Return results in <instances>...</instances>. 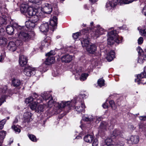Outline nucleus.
I'll use <instances>...</instances> for the list:
<instances>
[{
    "label": "nucleus",
    "mask_w": 146,
    "mask_h": 146,
    "mask_svg": "<svg viewBox=\"0 0 146 146\" xmlns=\"http://www.w3.org/2000/svg\"><path fill=\"white\" fill-rule=\"evenodd\" d=\"M108 2L106 3V7L108 10H110L117 5V2L118 4L122 5L123 4H127L131 3L135 0H108Z\"/></svg>",
    "instance_id": "f257e3e1"
},
{
    "label": "nucleus",
    "mask_w": 146,
    "mask_h": 146,
    "mask_svg": "<svg viewBox=\"0 0 146 146\" xmlns=\"http://www.w3.org/2000/svg\"><path fill=\"white\" fill-rule=\"evenodd\" d=\"M86 29H88L89 31L87 33H91V35L93 36L94 38H97L99 37L100 35L103 34L104 32L103 29L102 28H95L93 29H91L90 28L89 29L88 28Z\"/></svg>",
    "instance_id": "f03ea898"
},
{
    "label": "nucleus",
    "mask_w": 146,
    "mask_h": 146,
    "mask_svg": "<svg viewBox=\"0 0 146 146\" xmlns=\"http://www.w3.org/2000/svg\"><path fill=\"white\" fill-rule=\"evenodd\" d=\"M37 101V103H40L42 101L41 99H40V97L37 94L35 93H34L33 95L28 98H26L25 100V102L27 103L34 102L35 101Z\"/></svg>",
    "instance_id": "7ed1b4c3"
},
{
    "label": "nucleus",
    "mask_w": 146,
    "mask_h": 146,
    "mask_svg": "<svg viewBox=\"0 0 146 146\" xmlns=\"http://www.w3.org/2000/svg\"><path fill=\"white\" fill-rule=\"evenodd\" d=\"M109 37L108 39V44L109 45L113 44L115 42L113 36H117V33L116 30H113L108 33Z\"/></svg>",
    "instance_id": "20e7f679"
},
{
    "label": "nucleus",
    "mask_w": 146,
    "mask_h": 146,
    "mask_svg": "<svg viewBox=\"0 0 146 146\" xmlns=\"http://www.w3.org/2000/svg\"><path fill=\"white\" fill-rule=\"evenodd\" d=\"M24 74L27 76H31L34 75L35 73V69L30 66H27L25 67L24 70Z\"/></svg>",
    "instance_id": "39448f33"
},
{
    "label": "nucleus",
    "mask_w": 146,
    "mask_h": 146,
    "mask_svg": "<svg viewBox=\"0 0 146 146\" xmlns=\"http://www.w3.org/2000/svg\"><path fill=\"white\" fill-rule=\"evenodd\" d=\"M18 37L21 40L25 41H28L31 38V37L27 33L23 31H21L18 34Z\"/></svg>",
    "instance_id": "423d86ee"
},
{
    "label": "nucleus",
    "mask_w": 146,
    "mask_h": 146,
    "mask_svg": "<svg viewBox=\"0 0 146 146\" xmlns=\"http://www.w3.org/2000/svg\"><path fill=\"white\" fill-rule=\"evenodd\" d=\"M145 78H146V67H145L144 68V72H143L141 73L140 74H138L137 76V79L135 80V82H137L138 84H144L145 83H143L141 82V79Z\"/></svg>",
    "instance_id": "0eeeda50"
},
{
    "label": "nucleus",
    "mask_w": 146,
    "mask_h": 146,
    "mask_svg": "<svg viewBox=\"0 0 146 146\" xmlns=\"http://www.w3.org/2000/svg\"><path fill=\"white\" fill-rule=\"evenodd\" d=\"M42 11L44 13L50 14L52 11V7L50 5L45 3L42 5Z\"/></svg>",
    "instance_id": "6e6552de"
},
{
    "label": "nucleus",
    "mask_w": 146,
    "mask_h": 146,
    "mask_svg": "<svg viewBox=\"0 0 146 146\" xmlns=\"http://www.w3.org/2000/svg\"><path fill=\"white\" fill-rule=\"evenodd\" d=\"M15 25H16V26L17 27H16L17 30H18L19 29H21V27L18 26V25L16 24L12 26H7L6 28V31L7 34L10 35H11L14 33V28L15 27Z\"/></svg>",
    "instance_id": "1a4fd4ad"
},
{
    "label": "nucleus",
    "mask_w": 146,
    "mask_h": 146,
    "mask_svg": "<svg viewBox=\"0 0 146 146\" xmlns=\"http://www.w3.org/2000/svg\"><path fill=\"white\" fill-rule=\"evenodd\" d=\"M73 57V56L71 55L66 54L62 56L61 60L63 62L68 63L72 60Z\"/></svg>",
    "instance_id": "9d476101"
},
{
    "label": "nucleus",
    "mask_w": 146,
    "mask_h": 146,
    "mask_svg": "<svg viewBox=\"0 0 146 146\" xmlns=\"http://www.w3.org/2000/svg\"><path fill=\"white\" fill-rule=\"evenodd\" d=\"M89 31L88 29H83L81 32H77L75 33H73L72 35L73 38L74 39H77L80 36H81L82 35H87V33Z\"/></svg>",
    "instance_id": "9b49d317"
},
{
    "label": "nucleus",
    "mask_w": 146,
    "mask_h": 146,
    "mask_svg": "<svg viewBox=\"0 0 146 146\" xmlns=\"http://www.w3.org/2000/svg\"><path fill=\"white\" fill-rule=\"evenodd\" d=\"M71 103L70 101L67 102L62 101L60 103H58V105L59 108H63L65 107H68L69 109L72 106Z\"/></svg>",
    "instance_id": "f8f14e48"
},
{
    "label": "nucleus",
    "mask_w": 146,
    "mask_h": 146,
    "mask_svg": "<svg viewBox=\"0 0 146 146\" xmlns=\"http://www.w3.org/2000/svg\"><path fill=\"white\" fill-rule=\"evenodd\" d=\"M87 51L91 54H94L97 50V46L94 44H90L86 48Z\"/></svg>",
    "instance_id": "ddd939ff"
},
{
    "label": "nucleus",
    "mask_w": 146,
    "mask_h": 146,
    "mask_svg": "<svg viewBox=\"0 0 146 146\" xmlns=\"http://www.w3.org/2000/svg\"><path fill=\"white\" fill-rule=\"evenodd\" d=\"M39 29L40 31L43 33H46L48 31L49 29V25L48 23L42 24L40 27Z\"/></svg>",
    "instance_id": "4468645a"
},
{
    "label": "nucleus",
    "mask_w": 146,
    "mask_h": 146,
    "mask_svg": "<svg viewBox=\"0 0 146 146\" xmlns=\"http://www.w3.org/2000/svg\"><path fill=\"white\" fill-rule=\"evenodd\" d=\"M19 63L21 66H25L27 62V59L26 57L23 55H20L19 56Z\"/></svg>",
    "instance_id": "2eb2a0df"
},
{
    "label": "nucleus",
    "mask_w": 146,
    "mask_h": 146,
    "mask_svg": "<svg viewBox=\"0 0 146 146\" xmlns=\"http://www.w3.org/2000/svg\"><path fill=\"white\" fill-rule=\"evenodd\" d=\"M32 115V113L30 112H26L24 114V121L25 122L28 123L31 119V117Z\"/></svg>",
    "instance_id": "dca6fc26"
},
{
    "label": "nucleus",
    "mask_w": 146,
    "mask_h": 146,
    "mask_svg": "<svg viewBox=\"0 0 146 146\" xmlns=\"http://www.w3.org/2000/svg\"><path fill=\"white\" fill-rule=\"evenodd\" d=\"M16 43L13 42H10L8 46V48L9 50L12 52L15 51L17 48Z\"/></svg>",
    "instance_id": "f3484780"
},
{
    "label": "nucleus",
    "mask_w": 146,
    "mask_h": 146,
    "mask_svg": "<svg viewBox=\"0 0 146 146\" xmlns=\"http://www.w3.org/2000/svg\"><path fill=\"white\" fill-rule=\"evenodd\" d=\"M37 12V10L36 9H34L33 7H29L28 9L27 13L29 15L31 16L36 15Z\"/></svg>",
    "instance_id": "a211bd4d"
},
{
    "label": "nucleus",
    "mask_w": 146,
    "mask_h": 146,
    "mask_svg": "<svg viewBox=\"0 0 146 146\" xmlns=\"http://www.w3.org/2000/svg\"><path fill=\"white\" fill-rule=\"evenodd\" d=\"M115 53L114 52L113 50L111 51L108 54L106 59L109 61H111L115 57Z\"/></svg>",
    "instance_id": "6ab92c4d"
},
{
    "label": "nucleus",
    "mask_w": 146,
    "mask_h": 146,
    "mask_svg": "<svg viewBox=\"0 0 146 146\" xmlns=\"http://www.w3.org/2000/svg\"><path fill=\"white\" fill-rule=\"evenodd\" d=\"M54 59V57L53 56H48L44 62V64L46 65H49L54 63L55 61Z\"/></svg>",
    "instance_id": "aec40b11"
},
{
    "label": "nucleus",
    "mask_w": 146,
    "mask_h": 146,
    "mask_svg": "<svg viewBox=\"0 0 146 146\" xmlns=\"http://www.w3.org/2000/svg\"><path fill=\"white\" fill-rule=\"evenodd\" d=\"M58 19L56 16H54L53 18L50 20V25L54 29L56 26L57 24V21Z\"/></svg>",
    "instance_id": "412c9836"
},
{
    "label": "nucleus",
    "mask_w": 146,
    "mask_h": 146,
    "mask_svg": "<svg viewBox=\"0 0 146 146\" xmlns=\"http://www.w3.org/2000/svg\"><path fill=\"white\" fill-rule=\"evenodd\" d=\"M85 107L84 104H82L81 106H77L75 108V109L79 113L84 112V108Z\"/></svg>",
    "instance_id": "4be33fe9"
},
{
    "label": "nucleus",
    "mask_w": 146,
    "mask_h": 146,
    "mask_svg": "<svg viewBox=\"0 0 146 146\" xmlns=\"http://www.w3.org/2000/svg\"><path fill=\"white\" fill-rule=\"evenodd\" d=\"M94 139L93 135L87 134L84 137V139L85 141L86 142L90 143L92 142Z\"/></svg>",
    "instance_id": "5701e85b"
},
{
    "label": "nucleus",
    "mask_w": 146,
    "mask_h": 146,
    "mask_svg": "<svg viewBox=\"0 0 146 146\" xmlns=\"http://www.w3.org/2000/svg\"><path fill=\"white\" fill-rule=\"evenodd\" d=\"M29 7L28 5L27 4H22L21 5L20 10L22 13H27Z\"/></svg>",
    "instance_id": "b1692460"
},
{
    "label": "nucleus",
    "mask_w": 146,
    "mask_h": 146,
    "mask_svg": "<svg viewBox=\"0 0 146 146\" xmlns=\"http://www.w3.org/2000/svg\"><path fill=\"white\" fill-rule=\"evenodd\" d=\"M130 139L133 143L136 144L139 142V137L138 135H132L130 137Z\"/></svg>",
    "instance_id": "393cba45"
},
{
    "label": "nucleus",
    "mask_w": 146,
    "mask_h": 146,
    "mask_svg": "<svg viewBox=\"0 0 146 146\" xmlns=\"http://www.w3.org/2000/svg\"><path fill=\"white\" fill-rule=\"evenodd\" d=\"M81 44L83 47H85L86 48L90 44L89 39L88 38L85 39L84 38L81 42Z\"/></svg>",
    "instance_id": "a878e982"
},
{
    "label": "nucleus",
    "mask_w": 146,
    "mask_h": 146,
    "mask_svg": "<svg viewBox=\"0 0 146 146\" xmlns=\"http://www.w3.org/2000/svg\"><path fill=\"white\" fill-rule=\"evenodd\" d=\"M26 26L27 28H33L35 26V24L31 20L28 21L25 23Z\"/></svg>",
    "instance_id": "bb28decb"
},
{
    "label": "nucleus",
    "mask_w": 146,
    "mask_h": 146,
    "mask_svg": "<svg viewBox=\"0 0 146 146\" xmlns=\"http://www.w3.org/2000/svg\"><path fill=\"white\" fill-rule=\"evenodd\" d=\"M12 83L14 86H19L21 84L20 80L18 79L13 78L12 81Z\"/></svg>",
    "instance_id": "cd10ccee"
},
{
    "label": "nucleus",
    "mask_w": 146,
    "mask_h": 146,
    "mask_svg": "<svg viewBox=\"0 0 146 146\" xmlns=\"http://www.w3.org/2000/svg\"><path fill=\"white\" fill-rule=\"evenodd\" d=\"M41 96L42 97L43 99L45 100H47L50 99L51 97H52L51 95L49 94V92H44L42 95Z\"/></svg>",
    "instance_id": "c85d7f7f"
},
{
    "label": "nucleus",
    "mask_w": 146,
    "mask_h": 146,
    "mask_svg": "<svg viewBox=\"0 0 146 146\" xmlns=\"http://www.w3.org/2000/svg\"><path fill=\"white\" fill-rule=\"evenodd\" d=\"M122 132H121L119 130L115 129L113 131L112 135L115 137L118 136L121 137L122 136Z\"/></svg>",
    "instance_id": "c756f323"
},
{
    "label": "nucleus",
    "mask_w": 146,
    "mask_h": 146,
    "mask_svg": "<svg viewBox=\"0 0 146 146\" xmlns=\"http://www.w3.org/2000/svg\"><path fill=\"white\" fill-rule=\"evenodd\" d=\"M40 103H37V101H35L34 102H33L30 103L29 105V106L31 109L32 110H36V106L37 104Z\"/></svg>",
    "instance_id": "7c9ffc66"
},
{
    "label": "nucleus",
    "mask_w": 146,
    "mask_h": 146,
    "mask_svg": "<svg viewBox=\"0 0 146 146\" xmlns=\"http://www.w3.org/2000/svg\"><path fill=\"white\" fill-rule=\"evenodd\" d=\"M45 105H40L38 106L36 109V111L37 113L42 112L44 111Z\"/></svg>",
    "instance_id": "2f4dec72"
},
{
    "label": "nucleus",
    "mask_w": 146,
    "mask_h": 146,
    "mask_svg": "<svg viewBox=\"0 0 146 146\" xmlns=\"http://www.w3.org/2000/svg\"><path fill=\"white\" fill-rule=\"evenodd\" d=\"M33 16L31 20L32 21V22L35 24V25H37L38 22V18L37 15H35Z\"/></svg>",
    "instance_id": "473e14b6"
},
{
    "label": "nucleus",
    "mask_w": 146,
    "mask_h": 146,
    "mask_svg": "<svg viewBox=\"0 0 146 146\" xmlns=\"http://www.w3.org/2000/svg\"><path fill=\"white\" fill-rule=\"evenodd\" d=\"M28 136L30 139L32 141L34 142H36L37 141L38 139L35 135L29 134Z\"/></svg>",
    "instance_id": "72a5a7b5"
},
{
    "label": "nucleus",
    "mask_w": 146,
    "mask_h": 146,
    "mask_svg": "<svg viewBox=\"0 0 146 146\" xmlns=\"http://www.w3.org/2000/svg\"><path fill=\"white\" fill-rule=\"evenodd\" d=\"M111 142L112 139H111L110 138H107L105 141L104 146L112 145V144H111Z\"/></svg>",
    "instance_id": "f704fd0d"
},
{
    "label": "nucleus",
    "mask_w": 146,
    "mask_h": 146,
    "mask_svg": "<svg viewBox=\"0 0 146 146\" xmlns=\"http://www.w3.org/2000/svg\"><path fill=\"white\" fill-rule=\"evenodd\" d=\"M7 39L5 38H0V45L2 46H4L6 44Z\"/></svg>",
    "instance_id": "c9c22d12"
},
{
    "label": "nucleus",
    "mask_w": 146,
    "mask_h": 146,
    "mask_svg": "<svg viewBox=\"0 0 146 146\" xmlns=\"http://www.w3.org/2000/svg\"><path fill=\"white\" fill-rule=\"evenodd\" d=\"M94 117L92 116H89L87 117H83V119L84 120L86 121H92L93 120Z\"/></svg>",
    "instance_id": "e433bc0d"
},
{
    "label": "nucleus",
    "mask_w": 146,
    "mask_h": 146,
    "mask_svg": "<svg viewBox=\"0 0 146 146\" xmlns=\"http://www.w3.org/2000/svg\"><path fill=\"white\" fill-rule=\"evenodd\" d=\"M108 123L107 122L103 121L101 123L100 127L102 129H105L108 126Z\"/></svg>",
    "instance_id": "4c0bfd02"
},
{
    "label": "nucleus",
    "mask_w": 146,
    "mask_h": 146,
    "mask_svg": "<svg viewBox=\"0 0 146 146\" xmlns=\"http://www.w3.org/2000/svg\"><path fill=\"white\" fill-rule=\"evenodd\" d=\"M88 76V74L86 73L82 74L80 78V80L81 81H84L86 79Z\"/></svg>",
    "instance_id": "58836bf2"
},
{
    "label": "nucleus",
    "mask_w": 146,
    "mask_h": 146,
    "mask_svg": "<svg viewBox=\"0 0 146 146\" xmlns=\"http://www.w3.org/2000/svg\"><path fill=\"white\" fill-rule=\"evenodd\" d=\"M97 82L99 86L100 87L104 85V80L102 78L98 80Z\"/></svg>",
    "instance_id": "ea45409f"
},
{
    "label": "nucleus",
    "mask_w": 146,
    "mask_h": 146,
    "mask_svg": "<svg viewBox=\"0 0 146 146\" xmlns=\"http://www.w3.org/2000/svg\"><path fill=\"white\" fill-rule=\"evenodd\" d=\"M138 29L139 30L140 34L142 36H145L146 35V29H139V28L138 27Z\"/></svg>",
    "instance_id": "a19ab883"
},
{
    "label": "nucleus",
    "mask_w": 146,
    "mask_h": 146,
    "mask_svg": "<svg viewBox=\"0 0 146 146\" xmlns=\"http://www.w3.org/2000/svg\"><path fill=\"white\" fill-rule=\"evenodd\" d=\"M0 24L1 25L7 24L6 19L4 18V17L0 18Z\"/></svg>",
    "instance_id": "79ce46f5"
},
{
    "label": "nucleus",
    "mask_w": 146,
    "mask_h": 146,
    "mask_svg": "<svg viewBox=\"0 0 146 146\" xmlns=\"http://www.w3.org/2000/svg\"><path fill=\"white\" fill-rule=\"evenodd\" d=\"M109 103L111 108L115 110L116 107L114 104V101L112 100H111L109 101Z\"/></svg>",
    "instance_id": "37998d69"
},
{
    "label": "nucleus",
    "mask_w": 146,
    "mask_h": 146,
    "mask_svg": "<svg viewBox=\"0 0 146 146\" xmlns=\"http://www.w3.org/2000/svg\"><path fill=\"white\" fill-rule=\"evenodd\" d=\"M54 101L53 100L52 98L51 97L50 99V100L48 103V107L51 108L52 106V105L54 104Z\"/></svg>",
    "instance_id": "c03bdc74"
},
{
    "label": "nucleus",
    "mask_w": 146,
    "mask_h": 146,
    "mask_svg": "<svg viewBox=\"0 0 146 146\" xmlns=\"http://www.w3.org/2000/svg\"><path fill=\"white\" fill-rule=\"evenodd\" d=\"M115 40V42L118 44L119 43L121 42V39H119V37L118 36L117 34V36H113Z\"/></svg>",
    "instance_id": "a18cd8bd"
},
{
    "label": "nucleus",
    "mask_w": 146,
    "mask_h": 146,
    "mask_svg": "<svg viewBox=\"0 0 146 146\" xmlns=\"http://www.w3.org/2000/svg\"><path fill=\"white\" fill-rule=\"evenodd\" d=\"M6 132L4 131H2L0 132V138L3 139L6 135Z\"/></svg>",
    "instance_id": "49530a36"
},
{
    "label": "nucleus",
    "mask_w": 146,
    "mask_h": 146,
    "mask_svg": "<svg viewBox=\"0 0 146 146\" xmlns=\"http://www.w3.org/2000/svg\"><path fill=\"white\" fill-rule=\"evenodd\" d=\"M6 121L5 120L3 119L0 121V129H1L3 128L4 125L5 124Z\"/></svg>",
    "instance_id": "de8ad7c7"
},
{
    "label": "nucleus",
    "mask_w": 146,
    "mask_h": 146,
    "mask_svg": "<svg viewBox=\"0 0 146 146\" xmlns=\"http://www.w3.org/2000/svg\"><path fill=\"white\" fill-rule=\"evenodd\" d=\"M12 127V129L15 131L16 132H18L19 133L20 132V129L18 128L16 126L14 125H13Z\"/></svg>",
    "instance_id": "09e8293b"
},
{
    "label": "nucleus",
    "mask_w": 146,
    "mask_h": 146,
    "mask_svg": "<svg viewBox=\"0 0 146 146\" xmlns=\"http://www.w3.org/2000/svg\"><path fill=\"white\" fill-rule=\"evenodd\" d=\"M39 69L40 71L41 72H44L47 70L46 67H43L42 66H40L39 67Z\"/></svg>",
    "instance_id": "8fccbe9b"
},
{
    "label": "nucleus",
    "mask_w": 146,
    "mask_h": 146,
    "mask_svg": "<svg viewBox=\"0 0 146 146\" xmlns=\"http://www.w3.org/2000/svg\"><path fill=\"white\" fill-rule=\"evenodd\" d=\"M144 124L143 123H139V128L140 131H142L143 130V128L144 127Z\"/></svg>",
    "instance_id": "3c124183"
},
{
    "label": "nucleus",
    "mask_w": 146,
    "mask_h": 146,
    "mask_svg": "<svg viewBox=\"0 0 146 146\" xmlns=\"http://www.w3.org/2000/svg\"><path fill=\"white\" fill-rule=\"evenodd\" d=\"M98 140L95 139L94 140L92 143V146H98Z\"/></svg>",
    "instance_id": "603ef678"
},
{
    "label": "nucleus",
    "mask_w": 146,
    "mask_h": 146,
    "mask_svg": "<svg viewBox=\"0 0 146 146\" xmlns=\"http://www.w3.org/2000/svg\"><path fill=\"white\" fill-rule=\"evenodd\" d=\"M5 96H2L0 98V106H1L3 103L5 101Z\"/></svg>",
    "instance_id": "864d4df0"
},
{
    "label": "nucleus",
    "mask_w": 146,
    "mask_h": 146,
    "mask_svg": "<svg viewBox=\"0 0 146 146\" xmlns=\"http://www.w3.org/2000/svg\"><path fill=\"white\" fill-rule=\"evenodd\" d=\"M2 90V92L3 93H5L7 90V86H5L3 87L2 88H1Z\"/></svg>",
    "instance_id": "5fc2aeb1"
},
{
    "label": "nucleus",
    "mask_w": 146,
    "mask_h": 146,
    "mask_svg": "<svg viewBox=\"0 0 146 146\" xmlns=\"http://www.w3.org/2000/svg\"><path fill=\"white\" fill-rule=\"evenodd\" d=\"M143 41V38L142 37H140L138 40V44H141Z\"/></svg>",
    "instance_id": "6e6d98bb"
},
{
    "label": "nucleus",
    "mask_w": 146,
    "mask_h": 146,
    "mask_svg": "<svg viewBox=\"0 0 146 146\" xmlns=\"http://www.w3.org/2000/svg\"><path fill=\"white\" fill-rule=\"evenodd\" d=\"M54 54V52L53 51H51L47 53L46 55V56H51Z\"/></svg>",
    "instance_id": "4d7b16f0"
},
{
    "label": "nucleus",
    "mask_w": 146,
    "mask_h": 146,
    "mask_svg": "<svg viewBox=\"0 0 146 146\" xmlns=\"http://www.w3.org/2000/svg\"><path fill=\"white\" fill-rule=\"evenodd\" d=\"M21 40H17L15 42L16 43V45L17 46H19L21 45L22 44V41Z\"/></svg>",
    "instance_id": "13d9d810"
},
{
    "label": "nucleus",
    "mask_w": 146,
    "mask_h": 146,
    "mask_svg": "<svg viewBox=\"0 0 146 146\" xmlns=\"http://www.w3.org/2000/svg\"><path fill=\"white\" fill-rule=\"evenodd\" d=\"M139 118L140 120L142 121H145L146 120V116H140Z\"/></svg>",
    "instance_id": "bf43d9fd"
},
{
    "label": "nucleus",
    "mask_w": 146,
    "mask_h": 146,
    "mask_svg": "<svg viewBox=\"0 0 146 146\" xmlns=\"http://www.w3.org/2000/svg\"><path fill=\"white\" fill-rule=\"evenodd\" d=\"M142 13L145 15H146V5L143 8L142 10Z\"/></svg>",
    "instance_id": "052dcab7"
},
{
    "label": "nucleus",
    "mask_w": 146,
    "mask_h": 146,
    "mask_svg": "<svg viewBox=\"0 0 146 146\" xmlns=\"http://www.w3.org/2000/svg\"><path fill=\"white\" fill-rule=\"evenodd\" d=\"M137 50L139 53H141L143 52V50L140 46H138V47Z\"/></svg>",
    "instance_id": "680f3d73"
},
{
    "label": "nucleus",
    "mask_w": 146,
    "mask_h": 146,
    "mask_svg": "<svg viewBox=\"0 0 146 146\" xmlns=\"http://www.w3.org/2000/svg\"><path fill=\"white\" fill-rule=\"evenodd\" d=\"M138 62L140 63H142L143 62V60L141 56V58H139L138 59Z\"/></svg>",
    "instance_id": "e2e57ef3"
},
{
    "label": "nucleus",
    "mask_w": 146,
    "mask_h": 146,
    "mask_svg": "<svg viewBox=\"0 0 146 146\" xmlns=\"http://www.w3.org/2000/svg\"><path fill=\"white\" fill-rule=\"evenodd\" d=\"M102 106L104 108H108V105L107 103H105L102 105Z\"/></svg>",
    "instance_id": "0e129e2a"
},
{
    "label": "nucleus",
    "mask_w": 146,
    "mask_h": 146,
    "mask_svg": "<svg viewBox=\"0 0 146 146\" xmlns=\"http://www.w3.org/2000/svg\"><path fill=\"white\" fill-rule=\"evenodd\" d=\"M4 59V57L1 55L0 56V62H2Z\"/></svg>",
    "instance_id": "69168bd1"
},
{
    "label": "nucleus",
    "mask_w": 146,
    "mask_h": 146,
    "mask_svg": "<svg viewBox=\"0 0 146 146\" xmlns=\"http://www.w3.org/2000/svg\"><path fill=\"white\" fill-rule=\"evenodd\" d=\"M143 60H146V55H142L141 56Z\"/></svg>",
    "instance_id": "338daca9"
},
{
    "label": "nucleus",
    "mask_w": 146,
    "mask_h": 146,
    "mask_svg": "<svg viewBox=\"0 0 146 146\" xmlns=\"http://www.w3.org/2000/svg\"><path fill=\"white\" fill-rule=\"evenodd\" d=\"M18 122V119L17 118H16L15 119V120H14V121L13 122V124L16 123H17Z\"/></svg>",
    "instance_id": "774afa93"
}]
</instances>
